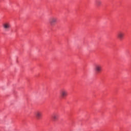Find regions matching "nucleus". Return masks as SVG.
Masks as SVG:
<instances>
[{
	"label": "nucleus",
	"mask_w": 131,
	"mask_h": 131,
	"mask_svg": "<svg viewBox=\"0 0 131 131\" xmlns=\"http://www.w3.org/2000/svg\"><path fill=\"white\" fill-rule=\"evenodd\" d=\"M94 70L96 72V73H100V72H102V65L100 64H97L94 67Z\"/></svg>",
	"instance_id": "nucleus-1"
},
{
	"label": "nucleus",
	"mask_w": 131,
	"mask_h": 131,
	"mask_svg": "<svg viewBox=\"0 0 131 131\" xmlns=\"http://www.w3.org/2000/svg\"><path fill=\"white\" fill-rule=\"evenodd\" d=\"M58 19L54 16L51 17L49 19V23L51 26H55Z\"/></svg>",
	"instance_id": "nucleus-2"
},
{
	"label": "nucleus",
	"mask_w": 131,
	"mask_h": 131,
	"mask_svg": "<svg viewBox=\"0 0 131 131\" xmlns=\"http://www.w3.org/2000/svg\"><path fill=\"white\" fill-rule=\"evenodd\" d=\"M3 27L5 31H9L11 29V24L9 22L5 23L3 24Z\"/></svg>",
	"instance_id": "nucleus-3"
},
{
	"label": "nucleus",
	"mask_w": 131,
	"mask_h": 131,
	"mask_svg": "<svg viewBox=\"0 0 131 131\" xmlns=\"http://www.w3.org/2000/svg\"><path fill=\"white\" fill-rule=\"evenodd\" d=\"M117 36L119 40H122V39H123V38L124 37V33L120 31L118 33Z\"/></svg>",
	"instance_id": "nucleus-4"
},
{
	"label": "nucleus",
	"mask_w": 131,
	"mask_h": 131,
	"mask_svg": "<svg viewBox=\"0 0 131 131\" xmlns=\"http://www.w3.org/2000/svg\"><path fill=\"white\" fill-rule=\"evenodd\" d=\"M60 95L62 98H65L68 96V92L65 89H62L60 91Z\"/></svg>",
	"instance_id": "nucleus-5"
},
{
	"label": "nucleus",
	"mask_w": 131,
	"mask_h": 131,
	"mask_svg": "<svg viewBox=\"0 0 131 131\" xmlns=\"http://www.w3.org/2000/svg\"><path fill=\"white\" fill-rule=\"evenodd\" d=\"M35 116L37 119H40L41 116H42V113L40 111H37L35 113Z\"/></svg>",
	"instance_id": "nucleus-6"
},
{
	"label": "nucleus",
	"mask_w": 131,
	"mask_h": 131,
	"mask_svg": "<svg viewBox=\"0 0 131 131\" xmlns=\"http://www.w3.org/2000/svg\"><path fill=\"white\" fill-rule=\"evenodd\" d=\"M59 118V115L58 114H54L52 116L53 120H57Z\"/></svg>",
	"instance_id": "nucleus-7"
},
{
	"label": "nucleus",
	"mask_w": 131,
	"mask_h": 131,
	"mask_svg": "<svg viewBox=\"0 0 131 131\" xmlns=\"http://www.w3.org/2000/svg\"><path fill=\"white\" fill-rule=\"evenodd\" d=\"M96 4L98 7H100L102 5V1L100 0H97L96 1Z\"/></svg>",
	"instance_id": "nucleus-8"
}]
</instances>
